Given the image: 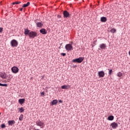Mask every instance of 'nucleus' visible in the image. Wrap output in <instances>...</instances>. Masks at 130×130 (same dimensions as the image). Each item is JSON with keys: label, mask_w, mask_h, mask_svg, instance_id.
I'll return each instance as SVG.
<instances>
[{"label": "nucleus", "mask_w": 130, "mask_h": 130, "mask_svg": "<svg viewBox=\"0 0 130 130\" xmlns=\"http://www.w3.org/2000/svg\"><path fill=\"white\" fill-rule=\"evenodd\" d=\"M29 33H30V30L28 29H24V34L25 35H28L29 36Z\"/></svg>", "instance_id": "6ab92c4d"}, {"label": "nucleus", "mask_w": 130, "mask_h": 130, "mask_svg": "<svg viewBox=\"0 0 130 130\" xmlns=\"http://www.w3.org/2000/svg\"><path fill=\"white\" fill-rule=\"evenodd\" d=\"M0 87H8V84L0 83Z\"/></svg>", "instance_id": "5701e85b"}, {"label": "nucleus", "mask_w": 130, "mask_h": 130, "mask_svg": "<svg viewBox=\"0 0 130 130\" xmlns=\"http://www.w3.org/2000/svg\"><path fill=\"white\" fill-rule=\"evenodd\" d=\"M19 11H20V12H22V11H23V8H20L19 9Z\"/></svg>", "instance_id": "72a5a7b5"}, {"label": "nucleus", "mask_w": 130, "mask_h": 130, "mask_svg": "<svg viewBox=\"0 0 130 130\" xmlns=\"http://www.w3.org/2000/svg\"><path fill=\"white\" fill-rule=\"evenodd\" d=\"M11 47H17L18 46V41L13 39L10 42Z\"/></svg>", "instance_id": "7ed1b4c3"}, {"label": "nucleus", "mask_w": 130, "mask_h": 130, "mask_svg": "<svg viewBox=\"0 0 130 130\" xmlns=\"http://www.w3.org/2000/svg\"><path fill=\"white\" fill-rule=\"evenodd\" d=\"M37 36V32L35 31H30L29 33V38H35Z\"/></svg>", "instance_id": "39448f33"}, {"label": "nucleus", "mask_w": 130, "mask_h": 130, "mask_svg": "<svg viewBox=\"0 0 130 130\" xmlns=\"http://www.w3.org/2000/svg\"><path fill=\"white\" fill-rule=\"evenodd\" d=\"M30 5V2H27L26 4H23L22 6V8H27V7H29Z\"/></svg>", "instance_id": "aec40b11"}, {"label": "nucleus", "mask_w": 130, "mask_h": 130, "mask_svg": "<svg viewBox=\"0 0 130 130\" xmlns=\"http://www.w3.org/2000/svg\"><path fill=\"white\" fill-rule=\"evenodd\" d=\"M36 124L38 126H40L41 128H43L45 126L44 122H42L40 120H38L36 121Z\"/></svg>", "instance_id": "20e7f679"}, {"label": "nucleus", "mask_w": 130, "mask_h": 130, "mask_svg": "<svg viewBox=\"0 0 130 130\" xmlns=\"http://www.w3.org/2000/svg\"><path fill=\"white\" fill-rule=\"evenodd\" d=\"M0 4H1V5L2 6V1L1 2Z\"/></svg>", "instance_id": "c9c22d12"}, {"label": "nucleus", "mask_w": 130, "mask_h": 130, "mask_svg": "<svg viewBox=\"0 0 130 130\" xmlns=\"http://www.w3.org/2000/svg\"><path fill=\"white\" fill-rule=\"evenodd\" d=\"M71 86L69 85H63L61 87V89H69L70 88Z\"/></svg>", "instance_id": "f3484780"}, {"label": "nucleus", "mask_w": 130, "mask_h": 130, "mask_svg": "<svg viewBox=\"0 0 130 130\" xmlns=\"http://www.w3.org/2000/svg\"><path fill=\"white\" fill-rule=\"evenodd\" d=\"M57 100H54L51 102V105H56L57 104Z\"/></svg>", "instance_id": "4468645a"}, {"label": "nucleus", "mask_w": 130, "mask_h": 130, "mask_svg": "<svg viewBox=\"0 0 130 130\" xmlns=\"http://www.w3.org/2000/svg\"><path fill=\"white\" fill-rule=\"evenodd\" d=\"M11 71L14 74H17L19 72V68L17 67H14L11 68Z\"/></svg>", "instance_id": "423d86ee"}, {"label": "nucleus", "mask_w": 130, "mask_h": 130, "mask_svg": "<svg viewBox=\"0 0 130 130\" xmlns=\"http://www.w3.org/2000/svg\"><path fill=\"white\" fill-rule=\"evenodd\" d=\"M84 58L83 57H80L78 58L74 59L72 61L73 62H77V63H81L83 60H84Z\"/></svg>", "instance_id": "f03ea898"}, {"label": "nucleus", "mask_w": 130, "mask_h": 130, "mask_svg": "<svg viewBox=\"0 0 130 130\" xmlns=\"http://www.w3.org/2000/svg\"><path fill=\"white\" fill-rule=\"evenodd\" d=\"M117 77H122V73L121 72H118L117 73Z\"/></svg>", "instance_id": "393cba45"}, {"label": "nucleus", "mask_w": 130, "mask_h": 130, "mask_svg": "<svg viewBox=\"0 0 130 130\" xmlns=\"http://www.w3.org/2000/svg\"><path fill=\"white\" fill-rule=\"evenodd\" d=\"M100 48H101V49L103 50L106 49V44L104 43L100 44Z\"/></svg>", "instance_id": "9d476101"}, {"label": "nucleus", "mask_w": 130, "mask_h": 130, "mask_svg": "<svg viewBox=\"0 0 130 130\" xmlns=\"http://www.w3.org/2000/svg\"><path fill=\"white\" fill-rule=\"evenodd\" d=\"M0 77L2 78V79H7V74L5 73H1Z\"/></svg>", "instance_id": "f8f14e48"}, {"label": "nucleus", "mask_w": 130, "mask_h": 130, "mask_svg": "<svg viewBox=\"0 0 130 130\" xmlns=\"http://www.w3.org/2000/svg\"><path fill=\"white\" fill-rule=\"evenodd\" d=\"M3 30H4V28L0 27V33H2L3 32Z\"/></svg>", "instance_id": "c85d7f7f"}, {"label": "nucleus", "mask_w": 130, "mask_h": 130, "mask_svg": "<svg viewBox=\"0 0 130 130\" xmlns=\"http://www.w3.org/2000/svg\"><path fill=\"white\" fill-rule=\"evenodd\" d=\"M40 32L43 35H45L46 34H47V31H46V29L44 28H42L41 30H40Z\"/></svg>", "instance_id": "9b49d317"}, {"label": "nucleus", "mask_w": 130, "mask_h": 130, "mask_svg": "<svg viewBox=\"0 0 130 130\" xmlns=\"http://www.w3.org/2000/svg\"><path fill=\"white\" fill-rule=\"evenodd\" d=\"M98 75L100 78H104V76H105V73L104 71H99L98 72Z\"/></svg>", "instance_id": "6e6552de"}, {"label": "nucleus", "mask_w": 130, "mask_h": 130, "mask_svg": "<svg viewBox=\"0 0 130 130\" xmlns=\"http://www.w3.org/2000/svg\"><path fill=\"white\" fill-rule=\"evenodd\" d=\"M36 25L37 26L39 27V28H42V26H43V24L41 22L36 23Z\"/></svg>", "instance_id": "dca6fc26"}, {"label": "nucleus", "mask_w": 130, "mask_h": 130, "mask_svg": "<svg viewBox=\"0 0 130 130\" xmlns=\"http://www.w3.org/2000/svg\"><path fill=\"white\" fill-rule=\"evenodd\" d=\"M1 126L2 128H4V127H6V125L5 124H2Z\"/></svg>", "instance_id": "c756f323"}, {"label": "nucleus", "mask_w": 130, "mask_h": 130, "mask_svg": "<svg viewBox=\"0 0 130 130\" xmlns=\"http://www.w3.org/2000/svg\"><path fill=\"white\" fill-rule=\"evenodd\" d=\"M114 117L113 116H110L108 117V120H113Z\"/></svg>", "instance_id": "412c9836"}, {"label": "nucleus", "mask_w": 130, "mask_h": 130, "mask_svg": "<svg viewBox=\"0 0 130 130\" xmlns=\"http://www.w3.org/2000/svg\"><path fill=\"white\" fill-rule=\"evenodd\" d=\"M63 15L64 18H70V13L67 11H64L63 12Z\"/></svg>", "instance_id": "0eeeda50"}, {"label": "nucleus", "mask_w": 130, "mask_h": 130, "mask_svg": "<svg viewBox=\"0 0 130 130\" xmlns=\"http://www.w3.org/2000/svg\"><path fill=\"white\" fill-rule=\"evenodd\" d=\"M12 5H18V1L13 3Z\"/></svg>", "instance_id": "7c9ffc66"}, {"label": "nucleus", "mask_w": 130, "mask_h": 130, "mask_svg": "<svg viewBox=\"0 0 130 130\" xmlns=\"http://www.w3.org/2000/svg\"><path fill=\"white\" fill-rule=\"evenodd\" d=\"M110 31L111 32V33H115V32H116V29L112 28Z\"/></svg>", "instance_id": "b1692460"}, {"label": "nucleus", "mask_w": 130, "mask_h": 130, "mask_svg": "<svg viewBox=\"0 0 130 130\" xmlns=\"http://www.w3.org/2000/svg\"><path fill=\"white\" fill-rule=\"evenodd\" d=\"M18 102L20 103V104H23V103H25V99H20L18 100Z\"/></svg>", "instance_id": "ddd939ff"}, {"label": "nucleus", "mask_w": 130, "mask_h": 130, "mask_svg": "<svg viewBox=\"0 0 130 130\" xmlns=\"http://www.w3.org/2000/svg\"><path fill=\"white\" fill-rule=\"evenodd\" d=\"M112 73H113V71H112V70H110L109 71V75H111V74H112Z\"/></svg>", "instance_id": "bb28decb"}, {"label": "nucleus", "mask_w": 130, "mask_h": 130, "mask_svg": "<svg viewBox=\"0 0 130 130\" xmlns=\"http://www.w3.org/2000/svg\"><path fill=\"white\" fill-rule=\"evenodd\" d=\"M60 55L62 56H66L67 55V54L66 53H61Z\"/></svg>", "instance_id": "cd10ccee"}, {"label": "nucleus", "mask_w": 130, "mask_h": 130, "mask_svg": "<svg viewBox=\"0 0 130 130\" xmlns=\"http://www.w3.org/2000/svg\"><path fill=\"white\" fill-rule=\"evenodd\" d=\"M42 79H43V77H42Z\"/></svg>", "instance_id": "e433bc0d"}, {"label": "nucleus", "mask_w": 130, "mask_h": 130, "mask_svg": "<svg viewBox=\"0 0 130 130\" xmlns=\"http://www.w3.org/2000/svg\"><path fill=\"white\" fill-rule=\"evenodd\" d=\"M41 95H43H43H44L45 93H44V92H42L41 93Z\"/></svg>", "instance_id": "473e14b6"}, {"label": "nucleus", "mask_w": 130, "mask_h": 130, "mask_svg": "<svg viewBox=\"0 0 130 130\" xmlns=\"http://www.w3.org/2000/svg\"><path fill=\"white\" fill-rule=\"evenodd\" d=\"M101 21L103 22H106V21H107V19L105 17H102L101 18Z\"/></svg>", "instance_id": "a211bd4d"}, {"label": "nucleus", "mask_w": 130, "mask_h": 130, "mask_svg": "<svg viewBox=\"0 0 130 130\" xmlns=\"http://www.w3.org/2000/svg\"><path fill=\"white\" fill-rule=\"evenodd\" d=\"M59 103H62V101L61 100H59Z\"/></svg>", "instance_id": "2f4dec72"}, {"label": "nucleus", "mask_w": 130, "mask_h": 130, "mask_svg": "<svg viewBox=\"0 0 130 130\" xmlns=\"http://www.w3.org/2000/svg\"><path fill=\"white\" fill-rule=\"evenodd\" d=\"M65 49L67 51H72L74 50V47H73V44H68L65 46Z\"/></svg>", "instance_id": "f257e3e1"}, {"label": "nucleus", "mask_w": 130, "mask_h": 130, "mask_svg": "<svg viewBox=\"0 0 130 130\" xmlns=\"http://www.w3.org/2000/svg\"><path fill=\"white\" fill-rule=\"evenodd\" d=\"M21 2H18V5H19V4H21Z\"/></svg>", "instance_id": "f704fd0d"}, {"label": "nucleus", "mask_w": 130, "mask_h": 130, "mask_svg": "<svg viewBox=\"0 0 130 130\" xmlns=\"http://www.w3.org/2000/svg\"><path fill=\"white\" fill-rule=\"evenodd\" d=\"M111 126H112V127L114 129L116 128V127L118 126V124L115 122H114L111 124Z\"/></svg>", "instance_id": "1a4fd4ad"}, {"label": "nucleus", "mask_w": 130, "mask_h": 130, "mask_svg": "<svg viewBox=\"0 0 130 130\" xmlns=\"http://www.w3.org/2000/svg\"><path fill=\"white\" fill-rule=\"evenodd\" d=\"M18 109L19 110L20 113H22V112H23V111H25V109H24V108L23 107L19 108Z\"/></svg>", "instance_id": "4be33fe9"}, {"label": "nucleus", "mask_w": 130, "mask_h": 130, "mask_svg": "<svg viewBox=\"0 0 130 130\" xmlns=\"http://www.w3.org/2000/svg\"><path fill=\"white\" fill-rule=\"evenodd\" d=\"M23 117H24V115H21L19 117V119L20 121H22V120H23Z\"/></svg>", "instance_id": "a878e982"}, {"label": "nucleus", "mask_w": 130, "mask_h": 130, "mask_svg": "<svg viewBox=\"0 0 130 130\" xmlns=\"http://www.w3.org/2000/svg\"><path fill=\"white\" fill-rule=\"evenodd\" d=\"M15 120H9L8 121V124L9 125H13V124H15Z\"/></svg>", "instance_id": "2eb2a0df"}]
</instances>
